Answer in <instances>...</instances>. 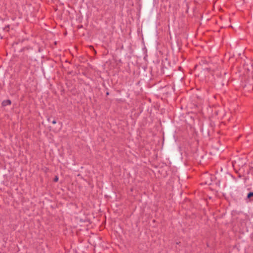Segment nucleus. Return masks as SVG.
I'll list each match as a JSON object with an SVG mask.
<instances>
[{"label":"nucleus","instance_id":"nucleus-2","mask_svg":"<svg viewBox=\"0 0 253 253\" xmlns=\"http://www.w3.org/2000/svg\"><path fill=\"white\" fill-rule=\"evenodd\" d=\"M251 197H253V192H250L248 193L247 197L250 198Z\"/></svg>","mask_w":253,"mask_h":253},{"label":"nucleus","instance_id":"nucleus-3","mask_svg":"<svg viewBox=\"0 0 253 253\" xmlns=\"http://www.w3.org/2000/svg\"><path fill=\"white\" fill-rule=\"evenodd\" d=\"M58 176H55V177L54 178V181L55 182H57V181H58Z\"/></svg>","mask_w":253,"mask_h":253},{"label":"nucleus","instance_id":"nucleus-4","mask_svg":"<svg viewBox=\"0 0 253 253\" xmlns=\"http://www.w3.org/2000/svg\"><path fill=\"white\" fill-rule=\"evenodd\" d=\"M56 123V121L55 120L52 121V124H55Z\"/></svg>","mask_w":253,"mask_h":253},{"label":"nucleus","instance_id":"nucleus-1","mask_svg":"<svg viewBox=\"0 0 253 253\" xmlns=\"http://www.w3.org/2000/svg\"><path fill=\"white\" fill-rule=\"evenodd\" d=\"M11 103V101L10 100H3L2 102V105L3 106H6L7 105H10Z\"/></svg>","mask_w":253,"mask_h":253}]
</instances>
